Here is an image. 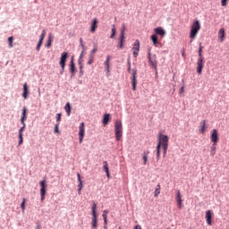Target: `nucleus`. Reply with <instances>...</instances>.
<instances>
[{"mask_svg":"<svg viewBox=\"0 0 229 229\" xmlns=\"http://www.w3.org/2000/svg\"><path fill=\"white\" fill-rule=\"evenodd\" d=\"M80 58H83V51L81 52Z\"/></svg>","mask_w":229,"mask_h":229,"instance_id":"nucleus-55","label":"nucleus"},{"mask_svg":"<svg viewBox=\"0 0 229 229\" xmlns=\"http://www.w3.org/2000/svg\"><path fill=\"white\" fill-rule=\"evenodd\" d=\"M207 130V120H203L200 122V125L199 126V133H205Z\"/></svg>","mask_w":229,"mask_h":229,"instance_id":"nucleus-18","label":"nucleus"},{"mask_svg":"<svg viewBox=\"0 0 229 229\" xmlns=\"http://www.w3.org/2000/svg\"><path fill=\"white\" fill-rule=\"evenodd\" d=\"M30 94V88L28 87V83L25 82L23 84V93H22V98H24V99H28V95Z\"/></svg>","mask_w":229,"mask_h":229,"instance_id":"nucleus-17","label":"nucleus"},{"mask_svg":"<svg viewBox=\"0 0 229 229\" xmlns=\"http://www.w3.org/2000/svg\"><path fill=\"white\" fill-rule=\"evenodd\" d=\"M106 72H110V55L106 56V62L104 63Z\"/></svg>","mask_w":229,"mask_h":229,"instance_id":"nucleus-23","label":"nucleus"},{"mask_svg":"<svg viewBox=\"0 0 229 229\" xmlns=\"http://www.w3.org/2000/svg\"><path fill=\"white\" fill-rule=\"evenodd\" d=\"M182 92H184V88H183V87H182V88L180 89V94H182Z\"/></svg>","mask_w":229,"mask_h":229,"instance_id":"nucleus-53","label":"nucleus"},{"mask_svg":"<svg viewBox=\"0 0 229 229\" xmlns=\"http://www.w3.org/2000/svg\"><path fill=\"white\" fill-rule=\"evenodd\" d=\"M79 64H80V70H83V65H81V62L79 61Z\"/></svg>","mask_w":229,"mask_h":229,"instance_id":"nucleus-52","label":"nucleus"},{"mask_svg":"<svg viewBox=\"0 0 229 229\" xmlns=\"http://www.w3.org/2000/svg\"><path fill=\"white\" fill-rule=\"evenodd\" d=\"M59 126H60V123H57L55 125V129H54L55 133H60V131L58 130Z\"/></svg>","mask_w":229,"mask_h":229,"instance_id":"nucleus-42","label":"nucleus"},{"mask_svg":"<svg viewBox=\"0 0 229 229\" xmlns=\"http://www.w3.org/2000/svg\"><path fill=\"white\" fill-rule=\"evenodd\" d=\"M91 228L98 229V215H92Z\"/></svg>","mask_w":229,"mask_h":229,"instance_id":"nucleus-19","label":"nucleus"},{"mask_svg":"<svg viewBox=\"0 0 229 229\" xmlns=\"http://www.w3.org/2000/svg\"><path fill=\"white\" fill-rule=\"evenodd\" d=\"M42 42H43L42 40H40V39L38 40L37 47H36L37 51H40V46H42Z\"/></svg>","mask_w":229,"mask_h":229,"instance_id":"nucleus-44","label":"nucleus"},{"mask_svg":"<svg viewBox=\"0 0 229 229\" xmlns=\"http://www.w3.org/2000/svg\"><path fill=\"white\" fill-rule=\"evenodd\" d=\"M115 33H116L115 25H113V28L111 30L110 38H114V37H115Z\"/></svg>","mask_w":229,"mask_h":229,"instance_id":"nucleus-37","label":"nucleus"},{"mask_svg":"<svg viewBox=\"0 0 229 229\" xmlns=\"http://www.w3.org/2000/svg\"><path fill=\"white\" fill-rule=\"evenodd\" d=\"M154 32L156 33V35H159L161 38H164V37H165V30H164V28L162 27L155 28Z\"/></svg>","mask_w":229,"mask_h":229,"instance_id":"nucleus-13","label":"nucleus"},{"mask_svg":"<svg viewBox=\"0 0 229 229\" xmlns=\"http://www.w3.org/2000/svg\"><path fill=\"white\" fill-rule=\"evenodd\" d=\"M53 34H49L48 35V40H47V43L46 44V47H51L52 44H53Z\"/></svg>","mask_w":229,"mask_h":229,"instance_id":"nucleus-29","label":"nucleus"},{"mask_svg":"<svg viewBox=\"0 0 229 229\" xmlns=\"http://www.w3.org/2000/svg\"><path fill=\"white\" fill-rule=\"evenodd\" d=\"M150 40L152 41L153 46H155V47H158V46H162V44L158 42V36H157V34L151 35Z\"/></svg>","mask_w":229,"mask_h":229,"instance_id":"nucleus-16","label":"nucleus"},{"mask_svg":"<svg viewBox=\"0 0 229 229\" xmlns=\"http://www.w3.org/2000/svg\"><path fill=\"white\" fill-rule=\"evenodd\" d=\"M175 201L177 203L178 208H183V199H182V193L180 192V190L176 191Z\"/></svg>","mask_w":229,"mask_h":229,"instance_id":"nucleus-8","label":"nucleus"},{"mask_svg":"<svg viewBox=\"0 0 229 229\" xmlns=\"http://www.w3.org/2000/svg\"><path fill=\"white\" fill-rule=\"evenodd\" d=\"M114 137L119 142L123 140V122L116 120L114 123Z\"/></svg>","mask_w":229,"mask_h":229,"instance_id":"nucleus-2","label":"nucleus"},{"mask_svg":"<svg viewBox=\"0 0 229 229\" xmlns=\"http://www.w3.org/2000/svg\"><path fill=\"white\" fill-rule=\"evenodd\" d=\"M27 112H28V109H26V107H23L21 118V124H24L26 119H28Z\"/></svg>","mask_w":229,"mask_h":229,"instance_id":"nucleus-22","label":"nucleus"},{"mask_svg":"<svg viewBox=\"0 0 229 229\" xmlns=\"http://www.w3.org/2000/svg\"><path fill=\"white\" fill-rule=\"evenodd\" d=\"M46 36H44V34H41L39 36V40L43 41L44 42V38H45Z\"/></svg>","mask_w":229,"mask_h":229,"instance_id":"nucleus-49","label":"nucleus"},{"mask_svg":"<svg viewBox=\"0 0 229 229\" xmlns=\"http://www.w3.org/2000/svg\"><path fill=\"white\" fill-rule=\"evenodd\" d=\"M134 229H142V226L137 225L134 227Z\"/></svg>","mask_w":229,"mask_h":229,"instance_id":"nucleus-51","label":"nucleus"},{"mask_svg":"<svg viewBox=\"0 0 229 229\" xmlns=\"http://www.w3.org/2000/svg\"><path fill=\"white\" fill-rule=\"evenodd\" d=\"M94 62V57L89 55V60L88 61V65H90Z\"/></svg>","mask_w":229,"mask_h":229,"instance_id":"nucleus-47","label":"nucleus"},{"mask_svg":"<svg viewBox=\"0 0 229 229\" xmlns=\"http://www.w3.org/2000/svg\"><path fill=\"white\" fill-rule=\"evenodd\" d=\"M104 171L106 174L107 178H110V171L108 168V162L107 161H104Z\"/></svg>","mask_w":229,"mask_h":229,"instance_id":"nucleus-26","label":"nucleus"},{"mask_svg":"<svg viewBox=\"0 0 229 229\" xmlns=\"http://www.w3.org/2000/svg\"><path fill=\"white\" fill-rule=\"evenodd\" d=\"M98 18H94L91 20L90 23V32L96 33V30H98Z\"/></svg>","mask_w":229,"mask_h":229,"instance_id":"nucleus-15","label":"nucleus"},{"mask_svg":"<svg viewBox=\"0 0 229 229\" xmlns=\"http://www.w3.org/2000/svg\"><path fill=\"white\" fill-rule=\"evenodd\" d=\"M41 35H44V37H46V30L42 31Z\"/></svg>","mask_w":229,"mask_h":229,"instance_id":"nucleus-54","label":"nucleus"},{"mask_svg":"<svg viewBox=\"0 0 229 229\" xmlns=\"http://www.w3.org/2000/svg\"><path fill=\"white\" fill-rule=\"evenodd\" d=\"M124 31H126V27L123 25L121 29L120 36L125 37Z\"/></svg>","mask_w":229,"mask_h":229,"instance_id":"nucleus-40","label":"nucleus"},{"mask_svg":"<svg viewBox=\"0 0 229 229\" xmlns=\"http://www.w3.org/2000/svg\"><path fill=\"white\" fill-rule=\"evenodd\" d=\"M222 6H226L228 4V0H221Z\"/></svg>","mask_w":229,"mask_h":229,"instance_id":"nucleus-46","label":"nucleus"},{"mask_svg":"<svg viewBox=\"0 0 229 229\" xmlns=\"http://www.w3.org/2000/svg\"><path fill=\"white\" fill-rule=\"evenodd\" d=\"M68 56H69V53H67V52H63L61 54L59 65H61V67H62V72H64V71H65V62H67Z\"/></svg>","mask_w":229,"mask_h":229,"instance_id":"nucleus-4","label":"nucleus"},{"mask_svg":"<svg viewBox=\"0 0 229 229\" xmlns=\"http://www.w3.org/2000/svg\"><path fill=\"white\" fill-rule=\"evenodd\" d=\"M206 221L208 225H212V211H206Z\"/></svg>","mask_w":229,"mask_h":229,"instance_id":"nucleus-21","label":"nucleus"},{"mask_svg":"<svg viewBox=\"0 0 229 229\" xmlns=\"http://www.w3.org/2000/svg\"><path fill=\"white\" fill-rule=\"evenodd\" d=\"M40 185V196H41V201H44L46 199V189H47V184H46V180H43L39 182Z\"/></svg>","mask_w":229,"mask_h":229,"instance_id":"nucleus-6","label":"nucleus"},{"mask_svg":"<svg viewBox=\"0 0 229 229\" xmlns=\"http://www.w3.org/2000/svg\"><path fill=\"white\" fill-rule=\"evenodd\" d=\"M107 214H108V211L105 210L104 214L102 215L103 219H105V217H106Z\"/></svg>","mask_w":229,"mask_h":229,"instance_id":"nucleus-48","label":"nucleus"},{"mask_svg":"<svg viewBox=\"0 0 229 229\" xmlns=\"http://www.w3.org/2000/svg\"><path fill=\"white\" fill-rule=\"evenodd\" d=\"M96 208H98V204L93 203V206L91 208V216H98V213L96 212Z\"/></svg>","mask_w":229,"mask_h":229,"instance_id":"nucleus-32","label":"nucleus"},{"mask_svg":"<svg viewBox=\"0 0 229 229\" xmlns=\"http://www.w3.org/2000/svg\"><path fill=\"white\" fill-rule=\"evenodd\" d=\"M21 208L22 212H24V210H26V199L25 198L22 199V202L21 204Z\"/></svg>","mask_w":229,"mask_h":229,"instance_id":"nucleus-36","label":"nucleus"},{"mask_svg":"<svg viewBox=\"0 0 229 229\" xmlns=\"http://www.w3.org/2000/svg\"><path fill=\"white\" fill-rule=\"evenodd\" d=\"M210 140H211V142H213L214 144H217V142L219 141V134L217 133V130H216V129H214V130L211 131V134H210Z\"/></svg>","mask_w":229,"mask_h":229,"instance_id":"nucleus-10","label":"nucleus"},{"mask_svg":"<svg viewBox=\"0 0 229 229\" xmlns=\"http://www.w3.org/2000/svg\"><path fill=\"white\" fill-rule=\"evenodd\" d=\"M125 42H126V36H120V38H118V44L116 47L118 49H123V47H124Z\"/></svg>","mask_w":229,"mask_h":229,"instance_id":"nucleus-14","label":"nucleus"},{"mask_svg":"<svg viewBox=\"0 0 229 229\" xmlns=\"http://www.w3.org/2000/svg\"><path fill=\"white\" fill-rule=\"evenodd\" d=\"M157 146L162 148L163 157H165V155H167V148H169V137L167 135L159 134Z\"/></svg>","mask_w":229,"mask_h":229,"instance_id":"nucleus-1","label":"nucleus"},{"mask_svg":"<svg viewBox=\"0 0 229 229\" xmlns=\"http://www.w3.org/2000/svg\"><path fill=\"white\" fill-rule=\"evenodd\" d=\"M104 223H105V225H108L107 217H105V218H104Z\"/></svg>","mask_w":229,"mask_h":229,"instance_id":"nucleus-50","label":"nucleus"},{"mask_svg":"<svg viewBox=\"0 0 229 229\" xmlns=\"http://www.w3.org/2000/svg\"><path fill=\"white\" fill-rule=\"evenodd\" d=\"M131 67H130V66H129V69H128V71H131Z\"/></svg>","mask_w":229,"mask_h":229,"instance_id":"nucleus-57","label":"nucleus"},{"mask_svg":"<svg viewBox=\"0 0 229 229\" xmlns=\"http://www.w3.org/2000/svg\"><path fill=\"white\" fill-rule=\"evenodd\" d=\"M203 67H205V59H198L197 60V72H198V74H201V72H203Z\"/></svg>","mask_w":229,"mask_h":229,"instance_id":"nucleus-11","label":"nucleus"},{"mask_svg":"<svg viewBox=\"0 0 229 229\" xmlns=\"http://www.w3.org/2000/svg\"><path fill=\"white\" fill-rule=\"evenodd\" d=\"M85 138V123H81L79 126V142L82 144L83 139Z\"/></svg>","mask_w":229,"mask_h":229,"instance_id":"nucleus-5","label":"nucleus"},{"mask_svg":"<svg viewBox=\"0 0 229 229\" xmlns=\"http://www.w3.org/2000/svg\"><path fill=\"white\" fill-rule=\"evenodd\" d=\"M118 229H121V227H119Z\"/></svg>","mask_w":229,"mask_h":229,"instance_id":"nucleus-59","label":"nucleus"},{"mask_svg":"<svg viewBox=\"0 0 229 229\" xmlns=\"http://www.w3.org/2000/svg\"><path fill=\"white\" fill-rule=\"evenodd\" d=\"M148 58L149 60V64L154 69H157V55H151V49H148Z\"/></svg>","mask_w":229,"mask_h":229,"instance_id":"nucleus-7","label":"nucleus"},{"mask_svg":"<svg viewBox=\"0 0 229 229\" xmlns=\"http://www.w3.org/2000/svg\"><path fill=\"white\" fill-rule=\"evenodd\" d=\"M24 142V138H22V134H19V146H21Z\"/></svg>","mask_w":229,"mask_h":229,"instance_id":"nucleus-43","label":"nucleus"},{"mask_svg":"<svg viewBox=\"0 0 229 229\" xmlns=\"http://www.w3.org/2000/svg\"><path fill=\"white\" fill-rule=\"evenodd\" d=\"M131 85L132 90H137V70L135 69H132Z\"/></svg>","mask_w":229,"mask_h":229,"instance_id":"nucleus-12","label":"nucleus"},{"mask_svg":"<svg viewBox=\"0 0 229 229\" xmlns=\"http://www.w3.org/2000/svg\"><path fill=\"white\" fill-rule=\"evenodd\" d=\"M132 50L134 58H137V56H139V51H140V41H139V39L135 40Z\"/></svg>","mask_w":229,"mask_h":229,"instance_id":"nucleus-9","label":"nucleus"},{"mask_svg":"<svg viewBox=\"0 0 229 229\" xmlns=\"http://www.w3.org/2000/svg\"><path fill=\"white\" fill-rule=\"evenodd\" d=\"M98 53V47L95 46L94 48L91 50L89 56H92L94 58V54Z\"/></svg>","mask_w":229,"mask_h":229,"instance_id":"nucleus-39","label":"nucleus"},{"mask_svg":"<svg viewBox=\"0 0 229 229\" xmlns=\"http://www.w3.org/2000/svg\"><path fill=\"white\" fill-rule=\"evenodd\" d=\"M109 121H110V114H104L103 121H102L103 124L105 126H106V124H108Z\"/></svg>","mask_w":229,"mask_h":229,"instance_id":"nucleus-25","label":"nucleus"},{"mask_svg":"<svg viewBox=\"0 0 229 229\" xmlns=\"http://www.w3.org/2000/svg\"><path fill=\"white\" fill-rule=\"evenodd\" d=\"M201 30V25L199 24V21L195 20L192 22L191 32H190V38H196L198 32Z\"/></svg>","mask_w":229,"mask_h":229,"instance_id":"nucleus-3","label":"nucleus"},{"mask_svg":"<svg viewBox=\"0 0 229 229\" xmlns=\"http://www.w3.org/2000/svg\"><path fill=\"white\" fill-rule=\"evenodd\" d=\"M9 47H13V37L8 38Z\"/></svg>","mask_w":229,"mask_h":229,"instance_id":"nucleus-38","label":"nucleus"},{"mask_svg":"<svg viewBox=\"0 0 229 229\" xmlns=\"http://www.w3.org/2000/svg\"><path fill=\"white\" fill-rule=\"evenodd\" d=\"M56 121H57V123H60V122L62 121V114H61V113H58V114H56Z\"/></svg>","mask_w":229,"mask_h":229,"instance_id":"nucleus-45","label":"nucleus"},{"mask_svg":"<svg viewBox=\"0 0 229 229\" xmlns=\"http://www.w3.org/2000/svg\"><path fill=\"white\" fill-rule=\"evenodd\" d=\"M160 148L157 145L156 147V155H157V160H160Z\"/></svg>","mask_w":229,"mask_h":229,"instance_id":"nucleus-35","label":"nucleus"},{"mask_svg":"<svg viewBox=\"0 0 229 229\" xmlns=\"http://www.w3.org/2000/svg\"><path fill=\"white\" fill-rule=\"evenodd\" d=\"M70 72L72 74H74V72H76V64H74V57H72L70 61Z\"/></svg>","mask_w":229,"mask_h":229,"instance_id":"nucleus-20","label":"nucleus"},{"mask_svg":"<svg viewBox=\"0 0 229 229\" xmlns=\"http://www.w3.org/2000/svg\"><path fill=\"white\" fill-rule=\"evenodd\" d=\"M148 155H149V151L142 153V160L144 165L148 164Z\"/></svg>","mask_w":229,"mask_h":229,"instance_id":"nucleus-28","label":"nucleus"},{"mask_svg":"<svg viewBox=\"0 0 229 229\" xmlns=\"http://www.w3.org/2000/svg\"><path fill=\"white\" fill-rule=\"evenodd\" d=\"M216 143H213V145L211 146V148H210V155H211V157H214V155H216Z\"/></svg>","mask_w":229,"mask_h":229,"instance_id":"nucleus-34","label":"nucleus"},{"mask_svg":"<svg viewBox=\"0 0 229 229\" xmlns=\"http://www.w3.org/2000/svg\"><path fill=\"white\" fill-rule=\"evenodd\" d=\"M23 126L19 130V135H22V131H24V130H26V123H24V124H22Z\"/></svg>","mask_w":229,"mask_h":229,"instance_id":"nucleus-41","label":"nucleus"},{"mask_svg":"<svg viewBox=\"0 0 229 229\" xmlns=\"http://www.w3.org/2000/svg\"><path fill=\"white\" fill-rule=\"evenodd\" d=\"M71 109H72V107H71V103L68 102V103L65 105V106H64V110H65V112H66V114H67L68 116L71 115Z\"/></svg>","mask_w":229,"mask_h":229,"instance_id":"nucleus-31","label":"nucleus"},{"mask_svg":"<svg viewBox=\"0 0 229 229\" xmlns=\"http://www.w3.org/2000/svg\"><path fill=\"white\" fill-rule=\"evenodd\" d=\"M218 38H220V42L225 40V29H220L218 31Z\"/></svg>","mask_w":229,"mask_h":229,"instance_id":"nucleus-27","label":"nucleus"},{"mask_svg":"<svg viewBox=\"0 0 229 229\" xmlns=\"http://www.w3.org/2000/svg\"><path fill=\"white\" fill-rule=\"evenodd\" d=\"M160 189H161L160 184H157V189H156V191H154V196H155V198H158V194H160Z\"/></svg>","mask_w":229,"mask_h":229,"instance_id":"nucleus-33","label":"nucleus"},{"mask_svg":"<svg viewBox=\"0 0 229 229\" xmlns=\"http://www.w3.org/2000/svg\"><path fill=\"white\" fill-rule=\"evenodd\" d=\"M77 176H78V182H79L78 191H79V194H81V190L83 189V182H81V176L80 175V174H77Z\"/></svg>","mask_w":229,"mask_h":229,"instance_id":"nucleus-24","label":"nucleus"},{"mask_svg":"<svg viewBox=\"0 0 229 229\" xmlns=\"http://www.w3.org/2000/svg\"><path fill=\"white\" fill-rule=\"evenodd\" d=\"M198 54H199V58L198 59H205L203 57V46H201V43H199V47Z\"/></svg>","mask_w":229,"mask_h":229,"instance_id":"nucleus-30","label":"nucleus"},{"mask_svg":"<svg viewBox=\"0 0 229 229\" xmlns=\"http://www.w3.org/2000/svg\"><path fill=\"white\" fill-rule=\"evenodd\" d=\"M105 229H106V226H105Z\"/></svg>","mask_w":229,"mask_h":229,"instance_id":"nucleus-58","label":"nucleus"},{"mask_svg":"<svg viewBox=\"0 0 229 229\" xmlns=\"http://www.w3.org/2000/svg\"><path fill=\"white\" fill-rule=\"evenodd\" d=\"M80 73H81V74H83V70H80Z\"/></svg>","mask_w":229,"mask_h":229,"instance_id":"nucleus-56","label":"nucleus"}]
</instances>
